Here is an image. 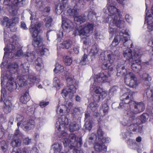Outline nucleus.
<instances>
[{"label":"nucleus","instance_id":"f257e3e1","mask_svg":"<svg viewBox=\"0 0 153 153\" xmlns=\"http://www.w3.org/2000/svg\"><path fill=\"white\" fill-rule=\"evenodd\" d=\"M126 91H127L122 95L121 98V100L129 105V109L126 115L124 116L122 122L123 126L131 123L135 120L134 114L142 112L145 109V105L142 102H139L131 100L134 93L133 92L128 89H127Z\"/></svg>","mask_w":153,"mask_h":153},{"label":"nucleus","instance_id":"f03ea898","mask_svg":"<svg viewBox=\"0 0 153 153\" xmlns=\"http://www.w3.org/2000/svg\"><path fill=\"white\" fill-rule=\"evenodd\" d=\"M67 83V87L63 90L62 95L64 98L68 97L71 99L74 97V94L76 92V86L78 82L74 79L73 76L68 72L65 75Z\"/></svg>","mask_w":153,"mask_h":153},{"label":"nucleus","instance_id":"7ed1b4c3","mask_svg":"<svg viewBox=\"0 0 153 153\" xmlns=\"http://www.w3.org/2000/svg\"><path fill=\"white\" fill-rule=\"evenodd\" d=\"M7 34H5L4 32V41L5 43L6 44L7 40L6 39L7 36L6 35ZM19 40V39L15 35H13L12 38L10 39V43L7 44V45L4 48V50L5 51L4 56L3 59H4L7 57L10 58L13 57L12 53L14 51L16 48L19 46V44L18 42Z\"/></svg>","mask_w":153,"mask_h":153},{"label":"nucleus","instance_id":"20e7f679","mask_svg":"<svg viewBox=\"0 0 153 153\" xmlns=\"http://www.w3.org/2000/svg\"><path fill=\"white\" fill-rule=\"evenodd\" d=\"M41 25L39 23L35 25H31V27L29 29L32 36L34 38L33 44L35 47H38L39 49L43 45L42 39L38 35Z\"/></svg>","mask_w":153,"mask_h":153},{"label":"nucleus","instance_id":"39448f33","mask_svg":"<svg viewBox=\"0 0 153 153\" xmlns=\"http://www.w3.org/2000/svg\"><path fill=\"white\" fill-rule=\"evenodd\" d=\"M16 120L19 122L17 123L18 126L22 124L21 127L25 130H29L34 127V122L33 120L26 121L24 117L19 114L17 115Z\"/></svg>","mask_w":153,"mask_h":153},{"label":"nucleus","instance_id":"423d86ee","mask_svg":"<svg viewBox=\"0 0 153 153\" xmlns=\"http://www.w3.org/2000/svg\"><path fill=\"white\" fill-rule=\"evenodd\" d=\"M97 85H92L90 88L91 91L94 93L93 99L95 102H99V100H102L107 95L104 90Z\"/></svg>","mask_w":153,"mask_h":153},{"label":"nucleus","instance_id":"0eeeda50","mask_svg":"<svg viewBox=\"0 0 153 153\" xmlns=\"http://www.w3.org/2000/svg\"><path fill=\"white\" fill-rule=\"evenodd\" d=\"M8 80L6 85L7 89L10 91H12L15 88H17V84L13 80V78L11 76H5L4 74L1 73V85H2L3 84H4V82Z\"/></svg>","mask_w":153,"mask_h":153},{"label":"nucleus","instance_id":"6e6552de","mask_svg":"<svg viewBox=\"0 0 153 153\" xmlns=\"http://www.w3.org/2000/svg\"><path fill=\"white\" fill-rule=\"evenodd\" d=\"M94 25L93 24L86 23L82 27L79 26L76 30V33H78L79 35H85L88 36L93 31Z\"/></svg>","mask_w":153,"mask_h":153},{"label":"nucleus","instance_id":"1a4fd4ad","mask_svg":"<svg viewBox=\"0 0 153 153\" xmlns=\"http://www.w3.org/2000/svg\"><path fill=\"white\" fill-rule=\"evenodd\" d=\"M125 22L124 21L120 20H111L109 24V32L113 36L115 33L116 30L115 27L117 28L123 29L124 27Z\"/></svg>","mask_w":153,"mask_h":153},{"label":"nucleus","instance_id":"9d476101","mask_svg":"<svg viewBox=\"0 0 153 153\" xmlns=\"http://www.w3.org/2000/svg\"><path fill=\"white\" fill-rule=\"evenodd\" d=\"M129 38V35L127 33L121 32L119 33V35L115 36L111 44V45L114 47L118 45L120 41L123 42L124 46H126V41Z\"/></svg>","mask_w":153,"mask_h":153},{"label":"nucleus","instance_id":"9b49d317","mask_svg":"<svg viewBox=\"0 0 153 153\" xmlns=\"http://www.w3.org/2000/svg\"><path fill=\"white\" fill-rule=\"evenodd\" d=\"M125 81L127 85L132 88H136L137 85V78L132 72H128L126 74Z\"/></svg>","mask_w":153,"mask_h":153},{"label":"nucleus","instance_id":"f8f14e48","mask_svg":"<svg viewBox=\"0 0 153 153\" xmlns=\"http://www.w3.org/2000/svg\"><path fill=\"white\" fill-rule=\"evenodd\" d=\"M141 55L137 56L136 58H132L130 59V63L131 64V68L134 71L138 72L141 69L140 64L141 62L140 58Z\"/></svg>","mask_w":153,"mask_h":153},{"label":"nucleus","instance_id":"ddd939ff","mask_svg":"<svg viewBox=\"0 0 153 153\" xmlns=\"http://www.w3.org/2000/svg\"><path fill=\"white\" fill-rule=\"evenodd\" d=\"M142 55L141 51L139 49L135 48L132 52L131 50L127 48L123 52V56L127 59L130 62V59L132 58H136L137 56Z\"/></svg>","mask_w":153,"mask_h":153},{"label":"nucleus","instance_id":"4468645a","mask_svg":"<svg viewBox=\"0 0 153 153\" xmlns=\"http://www.w3.org/2000/svg\"><path fill=\"white\" fill-rule=\"evenodd\" d=\"M62 27L64 32L69 33L72 30L74 27V25L72 22L67 19L66 17L63 16H62Z\"/></svg>","mask_w":153,"mask_h":153},{"label":"nucleus","instance_id":"2eb2a0df","mask_svg":"<svg viewBox=\"0 0 153 153\" xmlns=\"http://www.w3.org/2000/svg\"><path fill=\"white\" fill-rule=\"evenodd\" d=\"M68 123L69 120L65 116H63L56 122V127L59 131H60L62 128L64 129Z\"/></svg>","mask_w":153,"mask_h":153},{"label":"nucleus","instance_id":"dca6fc26","mask_svg":"<svg viewBox=\"0 0 153 153\" xmlns=\"http://www.w3.org/2000/svg\"><path fill=\"white\" fill-rule=\"evenodd\" d=\"M108 78V76L103 72L96 75L94 76V82L93 85H99L105 81Z\"/></svg>","mask_w":153,"mask_h":153},{"label":"nucleus","instance_id":"f3484780","mask_svg":"<svg viewBox=\"0 0 153 153\" xmlns=\"http://www.w3.org/2000/svg\"><path fill=\"white\" fill-rule=\"evenodd\" d=\"M108 9L111 14V16L112 19V20H120L118 19L120 16V12L115 7L109 5L108 7Z\"/></svg>","mask_w":153,"mask_h":153},{"label":"nucleus","instance_id":"a211bd4d","mask_svg":"<svg viewBox=\"0 0 153 153\" xmlns=\"http://www.w3.org/2000/svg\"><path fill=\"white\" fill-rule=\"evenodd\" d=\"M8 71L7 73H5L4 74H3L5 76H9L8 75L10 73L14 74L18 72L19 71L18 65L16 63H11L8 65Z\"/></svg>","mask_w":153,"mask_h":153},{"label":"nucleus","instance_id":"6ab92c4d","mask_svg":"<svg viewBox=\"0 0 153 153\" xmlns=\"http://www.w3.org/2000/svg\"><path fill=\"white\" fill-rule=\"evenodd\" d=\"M68 0H59L61 2L56 6L55 10L57 14H60L65 9L66 3Z\"/></svg>","mask_w":153,"mask_h":153},{"label":"nucleus","instance_id":"aec40b11","mask_svg":"<svg viewBox=\"0 0 153 153\" xmlns=\"http://www.w3.org/2000/svg\"><path fill=\"white\" fill-rule=\"evenodd\" d=\"M77 6L81 7V5L78 4V3H76V6L74 7L73 9H69L67 13V16L74 17V18L78 15L79 10L77 8Z\"/></svg>","mask_w":153,"mask_h":153},{"label":"nucleus","instance_id":"412c9836","mask_svg":"<svg viewBox=\"0 0 153 153\" xmlns=\"http://www.w3.org/2000/svg\"><path fill=\"white\" fill-rule=\"evenodd\" d=\"M116 69L117 71V75L118 76L122 77L123 75H125L126 76L125 73L126 72V69H125L124 66L123 65H121L119 63H118V65L116 67Z\"/></svg>","mask_w":153,"mask_h":153},{"label":"nucleus","instance_id":"4be33fe9","mask_svg":"<svg viewBox=\"0 0 153 153\" xmlns=\"http://www.w3.org/2000/svg\"><path fill=\"white\" fill-rule=\"evenodd\" d=\"M95 150L98 152H101L102 151L106 152L107 150V147L103 143H96L94 145Z\"/></svg>","mask_w":153,"mask_h":153},{"label":"nucleus","instance_id":"5701e85b","mask_svg":"<svg viewBox=\"0 0 153 153\" xmlns=\"http://www.w3.org/2000/svg\"><path fill=\"white\" fill-rule=\"evenodd\" d=\"M27 78V76H19L17 78V84L19 87H22L27 85V80L26 79Z\"/></svg>","mask_w":153,"mask_h":153},{"label":"nucleus","instance_id":"b1692460","mask_svg":"<svg viewBox=\"0 0 153 153\" xmlns=\"http://www.w3.org/2000/svg\"><path fill=\"white\" fill-rule=\"evenodd\" d=\"M52 147L50 153H59L62 148V145L58 143H55Z\"/></svg>","mask_w":153,"mask_h":153},{"label":"nucleus","instance_id":"393cba45","mask_svg":"<svg viewBox=\"0 0 153 153\" xmlns=\"http://www.w3.org/2000/svg\"><path fill=\"white\" fill-rule=\"evenodd\" d=\"M146 15L145 22L148 23V29L151 31L153 30V22L151 23L149 20V19H151V14H149L147 13H146Z\"/></svg>","mask_w":153,"mask_h":153},{"label":"nucleus","instance_id":"a878e982","mask_svg":"<svg viewBox=\"0 0 153 153\" xmlns=\"http://www.w3.org/2000/svg\"><path fill=\"white\" fill-rule=\"evenodd\" d=\"M72 42L70 40L64 41L62 43L60 44L59 47L62 48L68 49L72 46Z\"/></svg>","mask_w":153,"mask_h":153},{"label":"nucleus","instance_id":"bb28decb","mask_svg":"<svg viewBox=\"0 0 153 153\" xmlns=\"http://www.w3.org/2000/svg\"><path fill=\"white\" fill-rule=\"evenodd\" d=\"M30 99V97L29 96L28 92H25L24 95L21 97L20 100L22 103H25L28 101Z\"/></svg>","mask_w":153,"mask_h":153},{"label":"nucleus","instance_id":"cd10ccee","mask_svg":"<svg viewBox=\"0 0 153 153\" xmlns=\"http://www.w3.org/2000/svg\"><path fill=\"white\" fill-rule=\"evenodd\" d=\"M86 17L83 16H76L75 17L74 20L75 23L77 25H79L80 24L86 21Z\"/></svg>","mask_w":153,"mask_h":153},{"label":"nucleus","instance_id":"c85d7f7f","mask_svg":"<svg viewBox=\"0 0 153 153\" xmlns=\"http://www.w3.org/2000/svg\"><path fill=\"white\" fill-rule=\"evenodd\" d=\"M142 78L144 81V84L146 85H149L150 83V82L152 80L151 77L148 74L145 73L143 75Z\"/></svg>","mask_w":153,"mask_h":153},{"label":"nucleus","instance_id":"c756f323","mask_svg":"<svg viewBox=\"0 0 153 153\" xmlns=\"http://www.w3.org/2000/svg\"><path fill=\"white\" fill-rule=\"evenodd\" d=\"M20 67L23 73L27 74L29 72V65L28 62L22 63Z\"/></svg>","mask_w":153,"mask_h":153},{"label":"nucleus","instance_id":"7c9ffc66","mask_svg":"<svg viewBox=\"0 0 153 153\" xmlns=\"http://www.w3.org/2000/svg\"><path fill=\"white\" fill-rule=\"evenodd\" d=\"M1 24L3 26L7 27V28H11L10 26V19H9L7 17H4L1 20Z\"/></svg>","mask_w":153,"mask_h":153},{"label":"nucleus","instance_id":"2f4dec72","mask_svg":"<svg viewBox=\"0 0 153 153\" xmlns=\"http://www.w3.org/2000/svg\"><path fill=\"white\" fill-rule=\"evenodd\" d=\"M80 128L79 125L75 122L71 123L70 125V130L71 132H73L78 130Z\"/></svg>","mask_w":153,"mask_h":153},{"label":"nucleus","instance_id":"473e14b6","mask_svg":"<svg viewBox=\"0 0 153 153\" xmlns=\"http://www.w3.org/2000/svg\"><path fill=\"white\" fill-rule=\"evenodd\" d=\"M36 78L35 76L31 75L28 76L27 79V84H34L36 81Z\"/></svg>","mask_w":153,"mask_h":153},{"label":"nucleus","instance_id":"72a5a7b5","mask_svg":"<svg viewBox=\"0 0 153 153\" xmlns=\"http://www.w3.org/2000/svg\"><path fill=\"white\" fill-rule=\"evenodd\" d=\"M89 60L88 58V56L86 54H84L82 57L81 60L79 62L81 65H84L88 64Z\"/></svg>","mask_w":153,"mask_h":153},{"label":"nucleus","instance_id":"f704fd0d","mask_svg":"<svg viewBox=\"0 0 153 153\" xmlns=\"http://www.w3.org/2000/svg\"><path fill=\"white\" fill-rule=\"evenodd\" d=\"M98 50L96 45L93 46L90 51L91 55L92 56H98Z\"/></svg>","mask_w":153,"mask_h":153},{"label":"nucleus","instance_id":"c9c22d12","mask_svg":"<svg viewBox=\"0 0 153 153\" xmlns=\"http://www.w3.org/2000/svg\"><path fill=\"white\" fill-rule=\"evenodd\" d=\"M93 124L91 121H87L86 122L84 126V129L86 130H91Z\"/></svg>","mask_w":153,"mask_h":153},{"label":"nucleus","instance_id":"e433bc0d","mask_svg":"<svg viewBox=\"0 0 153 153\" xmlns=\"http://www.w3.org/2000/svg\"><path fill=\"white\" fill-rule=\"evenodd\" d=\"M11 145L13 147H18L21 145V141L19 139H14L12 141Z\"/></svg>","mask_w":153,"mask_h":153},{"label":"nucleus","instance_id":"4c0bfd02","mask_svg":"<svg viewBox=\"0 0 153 153\" xmlns=\"http://www.w3.org/2000/svg\"><path fill=\"white\" fill-rule=\"evenodd\" d=\"M53 85L54 86L59 89L60 86V82L59 79L57 77H55L53 80Z\"/></svg>","mask_w":153,"mask_h":153},{"label":"nucleus","instance_id":"58836bf2","mask_svg":"<svg viewBox=\"0 0 153 153\" xmlns=\"http://www.w3.org/2000/svg\"><path fill=\"white\" fill-rule=\"evenodd\" d=\"M63 61L64 63L67 65H70L72 62L71 58L68 56H64L63 57Z\"/></svg>","mask_w":153,"mask_h":153},{"label":"nucleus","instance_id":"ea45409f","mask_svg":"<svg viewBox=\"0 0 153 153\" xmlns=\"http://www.w3.org/2000/svg\"><path fill=\"white\" fill-rule=\"evenodd\" d=\"M53 71L56 73H58L59 72H62L64 71V67L58 63H56Z\"/></svg>","mask_w":153,"mask_h":153},{"label":"nucleus","instance_id":"a19ab883","mask_svg":"<svg viewBox=\"0 0 153 153\" xmlns=\"http://www.w3.org/2000/svg\"><path fill=\"white\" fill-rule=\"evenodd\" d=\"M25 0H14L12 2L13 6L21 7L25 2Z\"/></svg>","mask_w":153,"mask_h":153},{"label":"nucleus","instance_id":"79ce46f5","mask_svg":"<svg viewBox=\"0 0 153 153\" xmlns=\"http://www.w3.org/2000/svg\"><path fill=\"white\" fill-rule=\"evenodd\" d=\"M35 5L40 10H42L43 7V4L41 0H36L35 3Z\"/></svg>","mask_w":153,"mask_h":153},{"label":"nucleus","instance_id":"37998d69","mask_svg":"<svg viewBox=\"0 0 153 153\" xmlns=\"http://www.w3.org/2000/svg\"><path fill=\"white\" fill-rule=\"evenodd\" d=\"M97 136L94 133H92L88 136V141L90 144H92L94 141V140L97 139Z\"/></svg>","mask_w":153,"mask_h":153},{"label":"nucleus","instance_id":"c03bdc74","mask_svg":"<svg viewBox=\"0 0 153 153\" xmlns=\"http://www.w3.org/2000/svg\"><path fill=\"white\" fill-rule=\"evenodd\" d=\"M40 52L42 55H47L49 54V50L47 48L43 46L39 49Z\"/></svg>","mask_w":153,"mask_h":153},{"label":"nucleus","instance_id":"a18cd8bd","mask_svg":"<svg viewBox=\"0 0 153 153\" xmlns=\"http://www.w3.org/2000/svg\"><path fill=\"white\" fill-rule=\"evenodd\" d=\"M35 57V54L33 52L32 53H27V55L26 56L27 60L29 61H31Z\"/></svg>","mask_w":153,"mask_h":153},{"label":"nucleus","instance_id":"49530a36","mask_svg":"<svg viewBox=\"0 0 153 153\" xmlns=\"http://www.w3.org/2000/svg\"><path fill=\"white\" fill-rule=\"evenodd\" d=\"M24 136L23 134L20 131L19 129L16 130L13 135V137L19 138H22Z\"/></svg>","mask_w":153,"mask_h":153},{"label":"nucleus","instance_id":"de8ad7c7","mask_svg":"<svg viewBox=\"0 0 153 153\" xmlns=\"http://www.w3.org/2000/svg\"><path fill=\"white\" fill-rule=\"evenodd\" d=\"M112 63L108 62V61H107L104 58V62L102 66V67L103 69H106L108 68L109 66H110V65Z\"/></svg>","mask_w":153,"mask_h":153},{"label":"nucleus","instance_id":"09e8293b","mask_svg":"<svg viewBox=\"0 0 153 153\" xmlns=\"http://www.w3.org/2000/svg\"><path fill=\"white\" fill-rule=\"evenodd\" d=\"M109 107L106 104H104L102 105V108L101 111H102L104 113L103 115L107 114L108 112Z\"/></svg>","mask_w":153,"mask_h":153},{"label":"nucleus","instance_id":"8fccbe9b","mask_svg":"<svg viewBox=\"0 0 153 153\" xmlns=\"http://www.w3.org/2000/svg\"><path fill=\"white\" fill-rule=\"evenodd\" d=\"M19 21V19L18 17H14L13 19H10V26L11 28L14 26L15 25L18 23Z\"/></svg>","mask_w":153,"mask_h":153},{"label":"nucleus","instance_id":"3c124183","mask_svg":"<svg viewBox=\"0 0 153 153\" xmlns=\"http://www.w3.org/2000/svg\"><path fill=\"white\" fill-rule=\"evenodd\" d=\"M107 56L108 62L112 64L114 62L116 59L115 56L113 55L111 53V54H108Z\"/></svg>","mask_w":153,"mask_h":153},{"label":"nucleus","instance_id":"603ef678","mask_svg":"<svg viewBox=\"0 0 153 153\" xmlns=\"http://www.w3.org/2000/svg\"><path fill=\"white\" fill-rule=\"evenodd\" d=\"M45 20L46 21V26L47 27H49L51 26L52 21V18L50 17H47L45 19Z\"/></svg>","mask_w":153,"mask_h":153},{"label":"nucleus","instance_id":"864d4df0","mask_svg":"<svg viewBox=\"0 0 153 153\" xmlns=\"http://www.w3.org/2000/svg\"><path fill=\"white\" fill-rule=\"evenodd\" d=\"M60 135H59V136L60 137H62L63 138V139L64 140L63 141V143L65 145V140H66V139H67V137L68 136L67 134L65 132H64L63 131H61L60 133Z\"/></svg>","mask_w":153,"mask_h":153},{"label":"nucleus","instance_id":"5fc2aeb1","mask_svg":"<svg viewBox=\"0 0 153 153\" xmlns=\"http://www.w3.org/2000/svg\"><path fill=\"white\" fill-rule=\"evenodd\" d=\"M39 60H40V59H38L37 60L36 62V65L35 66L36 69L37 71H39L41 70L42 66V63H39L38 62V61Z\"/></svg>","mask_w":153,"mask_h":153},{"label":"nucleus","instance_id":"6e6d98bb","mask_svg":"<svg viewBox=\"0 0 153 153\" xmlns=\"http://www.w3.org/2000/svg\"><path fill=\"white\" fill-rule=\"evenodd\" d=\"M97 134V137L100 140L103 137V133L100 127H99L98 128Z\"/></svg>","mask_w":153,"mask_h":153},{"label":"nucleus","instance_id":"4d7b16f0","mask_svg":"<svg viewBox=\"0 0 153 153\" xmlns=\"http://www.w3.org/2000/svg\"><path fill=\"white\" fill-rule=\"evenodd\" d=\"M148 115L146 113L143 114L141 116V120L142 123H144L146 122L148 119Z\"/></svg>","mask_w":153,"mask_h":153},{"label":"nucleus","instance_id":"13d9d810","mask_svg":"<svg viewBox=\"0 0 153 153\" xmlns=\"http://www.w3.org/2000/svg\"><path fill=\"white\" fill-rule=\"evenodd\" d=\"M97 105L95 103L92 102L89 104L88 107L93 111H96Z\"/></svg>","mask_w":153,"mask_h":153},{"label":"nucleus","instance_id":"bf43d9fd","mask_svg":"<svg viewBox=\"0 0 153 153\" xmlns=\"http://www.w3.org/2000/svg\"><path fill=\"white\" fill-rule=\"evenodd\" d=\"M122 96L121 97V100L123 101L122 102H121L119 104V105L118 107V108L120 109L123 108L124 107L126 106H128L129 105H128V104L126 103L124 101L121 100V98Z\"/></svg>","mask_w":153,"mask_h":153},{"label":"nucleus","instance_id":"052dcab7","mask_svg":"<svg viewBox=\"0 0 153 153\" xmlns=\"http://www.w3.org/2000/svg\"><path fill=\"white\" fill-rule=\"evenodd\" d=\"M118 89V87L117 86H114L110 90L109 93L111 94V95H114L117 91Z\"/></svg>","mask_w":153,"mask_h":153},{"label":"nucleus","instance_id":"680f3d73","mask_svg":"<svg viewBox=\"0 0 153 153\" xmlns=\"http://www.w3.org/2000/svg\"><path fill=\"white\" fill-rule=\"evenodd\" d=\"M6 92L4 88H2L1 90V101H2L4 100V97L6 96Z\"/></svg>","mask_w":153,"mask_h":153},{"label":"nucleus","instance_id":"e2e57ef3","mask_svg":"<svg viewBox=\"0 0 153 153\" xmlns=\"http://www.w3.org/2000/svg\"><path fill=\"white\" fill-rule=\"evenodd\" d=\"M23 142L24 144L27 145L31 143V139L28 137H26L23 140Z\"/></svg>","mask_w":153,"mask_h":153},{"label":"nucleus","instance_id":"0e129e2a","mask_svg":"<svg viewBox=\"0 0 153 153\" xmlns=\"http://www.w3.org/2000/svg\"><path fill=\"white\" fill-rule=\"evenodd\" d=\"M3 4L5 5H7L10 6L11 7H13V4L11 0H4Z\"/></svg>","mask_w":153,"mask_h":153},{"label":"nucleus","instance_id":"69168bd1","mask_svg":"<svg viewBox=\"0 0 153 153\" xmlns=\"http://www.w3.org/2000/svg\"><path fill=\"white\" fill-rule=\"evenodd\" d=\"M2 143H3V145L1 146V148L3 151L6 152L8 148L5 142L2 141Z\"/></svg>","mask_w":153,"mask_h":153},{"label":"nucleus","instance_id":"338daca9","mask_svg":"<svg viewBox=\"0 0 153 153\" xmlns=\"http://www.w3.org/2000/svg\"><path fill=\"white\" fill-rule=\"evenodd\" d=\"M72 114L75 115H77L79 114L80 113V111L79 108H75L72 111Z\"/></svg>","mask_w":153,"mask_h":153},{"label":"nucleus","instance_id":"774afa93","mask_svg":"<svg viewBox=\"0 0 153 153\" xmlns=\"http://www.w3.org/2000/svg\"><path fill=\"white\" fill-rule=\"evenodd\" d=\"M11 110V107L10 106H4L3 108L4 111L6 114H8L9 113Z\"/></svg>","mask_w":153,"mask_h":153}]
</instances>
